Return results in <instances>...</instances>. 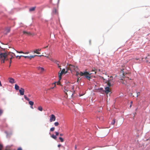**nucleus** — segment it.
<instances>
[{"label":"nucleus","mask_w":150,"mask_h":150,"mask_svg":"<svg viewBox=\"0 0 150 150\" xmlns=\"http://www.w3.org/2000/svg\"><path fill=\"white\" fill-rule=\"evenodd\" d=\"M13 55L16 56L14 53H12L10 52L8 53H0V60L2 63L4 62V60H8L9 59H10V63L11 64V59L12 58Z\"/></svg>","instance_id":"f257e3e1"},{"label":"nucleus","mask_w":150,"mask_h":150,"mask_svg":"<svg viewBox=\"0 0 150 150\" xmlns=\"http://www.w3.org/2000/svg\"><path fill=\"white\" fill-rule=\"evenodd\" d=\"M127 74V73H126L125 75L124 73H123L122 77H123V78H122L120 81V82L122 84L125 85H127V83H129L130 82V80H131V79H129L128 77L126 76Z\"/></svg>","instance_id":"f03ea898"},{"label":"nucleus","mask_w":150,"mask_h":150,"mask_svg":"<svg viewBox=\"0 0 150 150\" xmlns=\"http://www.w3.org/2000/svg\"><path fill=\"white\" fill-rule=\"evenodd\" d=\"M91 73H89L87 71H85L84 72L81 71L79 73V75L81 76H84L87 79L89 80H90L91 78Z\"/></svg>","instance_id":"7ed1b4c3"},{"label":"nucleus","mask_w":150,"mask_h":150,"mask_svg":"<svg viewBox=\"0 0 150 150\" xmlns=\"http://www.w3.org/2000/svg\"><path fill=\"white\" fill-rule=\"evenodd\" d=\"M67 68L69 70H70L71 71L74 70L75 71H77L78 70V68L77 67L71 64H69V67Z\"/></svg>","instance_id":"20e7f679"},{"label":"nucleus","mask_w":150,"mask_h":150,"mask_svg":"<svg viewBox=\"0 0 150 150\" xmlns=\"http://www.w3.org/2000/svg\"><path fill=\"white\" fill-rule=\"evenodd\" d=\"M112 77L111 76L110 78V79H108V80H106L105 81V82L107 83V85L109 86H112V85L111 84L112 82Z\"/></svg>","instance_id":"39448f33"},{"label":"nucleus","mask_w":150,"mask_h":150,"mask_svg":"<svg viewBox=\"0 0 150 150\" xmlns=\"http://www.w3.org/2000/svg\"><path fill=\"white\" fill-rule=\"evenodd\" d=\"M110 86H108V87H106L105 88V92L107 95V96L109 94L110 95V93H111V91L110 90V88H109Z\"/></svg>","instance_id":"423d86ee"},{"label":"nucleus","mask_w":150,"mask_h":150,"mask_svg":"<svg viewBox=\"0 0 150 150\" xmlns=\"http://www.w3.org/2000/svg\"><path fill=\"white\" fill-rule=\"evenodd\" d=\"M56 120V117L55 115L53 114H52L51 115L50 121V122H52V121H54Z\"/></svg>","instance_id":"0eeeda50"},{"label":"nucleus","mask_w":150,"mask_h":150,"mask_svg":"<svg viewBox=\"0 0 150 150\" xmlns=\"http://www.w3.org/2000/svg\"><path fill=\"white\" fill-rule=\"evenodd\" d=\"M24 92L25 90L23 88H21L19 89V93L20 95H24Z\"/></svg>","instance_id":"6e6552de"},{"label":"nucleus","mask_w":150,"mask_h":150,"mask_svg":"<svg viewBox=\"0 0 150 150\" xmlns=\"http://www.w3.org/2000/svg\"><path fill=\"white\" fill-rule=\"evenodd\" d=\"M10 28L9 27H6L5 28V31L6 34L8 33L10 31Z\"/></svg>","instance_id":"1a4fd4ad"},{"label":"nucleus","mask_w":150,"mask_h":150,"mask_svg":"<svg viewBox=\"0 0 150 150\" xmlns=\"http://www.w3.org/2000/svg\"><path fill=\"white\" fill-rule=\"evenodd\" d=\"M63 74V73L61 71L60 72H59L58 76H59V81H60L61 79L62 76Z\"/></svg>","instance_id":"9d476101"},{"label":"nucleus","mask_w":150,"mask_h":150,"mask_svg":"<svg viewBox=\"0 0 150 150\" xmlns=\"http://www.w3.org/2000/svg\"><path fill=\"white\" fill-rule=\"evenodd\" d=\"M35 8H36L35 6L31 7L29 9V11L30 12L34 11L35 10Z\"/></svg>","instance_id":"9b49d317"},{"label":"nucleus","mask_w":150,"mask_h":150,"mask_svg":"<svg viewBox=\"0 0 150 150\" xmlns=\"http://www.w3.org/2000/svg\"><path fill=\"white\" fill-rule=\"evenodd\" d=\"M63 91L67 95V92H68V91H69L67 89V86H65L64 87Z\"/></svg>","instance_id":"f8f14e48"},{"label":"nucleus","mask_w":150,"mask_h":150,"mask_svg":"<svg viewBox=\"0 0 150 150\" xmlns=\"http://www.w3.org/2000/svg\"><path fill=\"white\" fill-rule=\"evenodd\" d=\"M10 83H13L14 82V79L12 78H9L8 79Z\"/></svg>","instance_id":"ddd939ff"},{"label":"nucleus","mask_w":150,"mask_h":150,"mask_svg":"<svg viewBox=\"0 0 150 150\" xmlns=\"http://www.w3.org/2000/svg\"><path fill=\"white\" fill-rule=\"evenodd\" d=\"M69 69H68V68L67 69V70L66 71H65V69H62L61 71L63 74H66L67 72V71Z\"/></svg>","instance_id":"4468645a"},{"label":"nucleus","mask_w":150,"mask_h":150,"mask_svg":"<svg viewBox=\"0 0 150 150\" xmlns=\"http://www.w3.org/2000/svg\"><path fill=\"white\" fill-rule=\"evenodd\" d=\"M37 68L38 70H41V71H43L44 70V69L43 68L40 67H38Z\"/></svg>","instance_id":"2eb2a0df"},{"label":"nucleus","mask_w":150,"mask_h":150,"mask_svg":"<svg viewBox=\"0 0 150 150\" xmlns=\"http://www.w3.org/2000/svg\"><path fill=\"white\" fill-rule=\"evenodd\" d=\"M36 56H38L37 55H32L30 56H28V58L29 59H31L32 58H34Z\"/></svg>","instance_id":"dca6fc26"},{"label":"nucleus","mask_w":150,"mask_h":150,"mask_svg":"<svg viewBox=\"0 0 150 150\" xmlns=\"http://www.w3.org/2000/svg\"><path fill=\"white\" fill-rule=\"evenodd\" d=\"M23 33L24 34H26L27 35H31V34L30 32H27L25 31H23Z\"/></svg>","instance_id":"f3484780"},{"label":"nucleus","mask_w":150,"mask_h":150,"mask_svg":"<svg viewBox=\"0 0 150 150\" xmlns=\"http://www.w3.org/2000/svg\"><path fill=\"white\" fill-rule=\"evenodd\" d=\"M29 104L31 106H33L34 104V102L31 101H29Z\"/></svg>","instance_id":"a211bd4d"},{"label":"nucleus","mask_w":150,"mask_h":150,"mask_svg":"<svg viewBox=\"0 0 150 150\" xmlns=\"http://www.w3.org/2000/svg\"><path fill=\"white\" fill-rule=\"evenodd\" d=\"M38 109L39 110H40V111H42V108L41 106H39L38 108Z\"/></svg>","instance_id":"6ab92c4d"},{"label":"nucleus","mask_w":150,"mask_h":150,"mask_svg":"<svg viewBox=\"0 0 150 150\" xmlns=\"http://www.w3.org/2000/svg\"><path fill=\"white\" fill-rule=\"evenodd\" d=\"M54 63H56L57 65H59V62L55 59L54 60Z\"/></svg>","instance_id":"aec40b11"},{"label":"nucleus","mask_w":150,"mask_h":150,"mask_svg":"<svg viewBox=\"0 0 150 150\" xmlns=\"http://www.w3.org/2000/svg\"><path fill=\"white\" fill-rule=\"evenodd\" d=\"M51 137L52 138H53V139H56L57 138V137L56 136L54 135V134L52 135L51 136Z\"/></svg>","instance_id":"412c9836"},{"label":"nucleus","mask_w":150,"mask_h":150,"mask_svg":"<svg viewBox=\"0 0 150 150\" xmlns=\"http://www.w3.org/2000/svg\"><path fill=\"white\" fill-rule=\"evenodd\" d=\"M15 88L16 90H19V86L17 84H15Z\"/></svg>","instance_id":"4be33fe9"},{"label":"nucleus","mask_w":150,"mask_h":150,"mask_svg":"<svg viewBox=\"0 0 150 150\" xmlns=\"http://www.w3.org/2000/svg\"><path fill=\"white\" fill-rule=\"evenodd\" d=\"M34 52L35 53H36L37 54H40V52H38V51H37V50H35V51H34Z\"/></svg>","instance_id":"5701e85b"},{"label":"nucleus","mask_w":150,"mask_h":150,"mask_svg":"<svg viewBox=\"0 0 150 150\" xmlns=\"http://www.w3.org/2000/svg\"><path fill=\"white\" fill-rule=\"evenodd\" d=\"M54 125L55 126H57L59 125V123L58 122H56L54 123Z\"/></svg>","instance_id":"b1692460"},{"label":"nucleus","mask_w":150,"mask_h":150,"mask_svg":"<svg viewBox=\"0 0 150 150\" xmlns=\"http://www.w3.org/2000/svg\"><path fill=\"white\" fill-rule=\"evenodd\" d=\"M115 119H113L112 121V122L111 123V124L112 125H114L115 124Z\"/></svg>","instance_id":"393cba45"},{"label":"nucleus","mask_w":150,"mask_h":150,"mask_svg":"<svg viewBox=\"0 0 150 150\" xmlns=\"http://www.w3.org/2000/svg\"><path fill=\"white\" fill-rule=\"evenodd\" d=\"M25 98L27 100L29 101V99L25 96L24 95V96Z\"/></svg>","instance_id":"a878e982"},{"label":"nucleus","mask_w":150,"mask_h":150,"mask_svg":"<svg viewBox=\"0 0 150 150\" xmlns=\"http://www.w3.org/2000/svg\"><path fill=\"white\" fill-rule=\"evenodd\" d=\"M59 139L61 142H64V139L62 137H59Z\"/></svg>","instance_id":"bb28decb"},{"label":"nucleus","mask_w":150,"mask_h":150,"mask_svg":"<svg viewBox=\"0 0 150 150\" xmlns=\"http://www.w3.org/2000/svg\"><path fill=\"white\" fill-rule=\"evenodd\" d=\"M55 129V128L54 127H52L50 128V131L52 132Z\"/></svg>","instance_id":"cd10ccee"},{"label":"nucleus","mask_w":150,"mask_h":150,"mask_svg":"<svg viewBox=\"0 0 150 150\" xmlns=\"http://www.w3.org/2000/svg\"><path fill=\"white\" fill-rule=\"evenodd\" d=\"M21 57H24L25 58H28V56H22V55H21V56H19V59Z\"/></svg>","instance_id":"c85d7f7f"},{"label":"nucleus","mask_w":150,"mask_h":150,"mask_svg":"<svg viewBox=\"0 0 150 150\" xmlns=\"http://www.w3.org/2000/svg\"><path fill=\"white\" fill-rule=\"evenodd\" d=\"M55 134H56V135L55 136H58L59 135V132H55Z\"/></svg>","instance_id":"c756f323"},{"label":"nucleus","mask_w":150,"mask_h":150,"mask_svg":"<svg viewBox=\"0 0 150 150\" xmlns=\"http://www.w3.org/2000/svg\"><path fill=\"white\" fill-rule=\"evenodd\" d=\"M76 71V76H78V75L79 74V72L77 71Z\"/></svg>","instance_id":"7c9ffc66"},{"label":"nucleus","mask_w":150,"mask_h":150,"mask_svg":"<svg viewBox=\"0 0 150 150\" xmlns=\"http://www.w3.org/2000/svg\"><path fill=\"white\" fill-rule=\"evenodd\" d=\"M60 81H59L57 82V84L58 85H60Z\"/></svg>","instance_id":"2f4dec72"},{"label":"nucleus","mask_w":150,"mask_h":150,"mask_svg":"<svg viewBox=\"0 0 150 150\" xmlns=\"http://www.w3.org/2000/svg\"><path fill=\"white\" fill-rule=\"evenodd\" d=\"M81 79L79 77H78L77 78V82H78L79 80H80Z\"/></svg>","instance_id":"473e14b6"},{"label":"nucleus","mask_w":150,"mask_h":150,"mask_svg":"<svg viewBox=\"0 0 150 150\" xmlns=\"http://www.w3.org/2000/svg\"><path fill=\"white\" fill-rule=\"evenodd\" d=\"M49 59L51 60V61L54 62V59H53L52 58H50Z\"/></svg>","instance_id":"72a5a7b5"},{"label":"nucleus","mask_w":150,"mask_h":150,"mask_svg":"<svg viewBox=\"0 0 150 150\" xmlns=\"http://www.w3.org/2000/svg\"><path fill=\"white\" fill-rule=\"evenodd\" d=\"M2 147V146L0 144V150H1Z\"/></svg>","instance_id":"f704fd0d"},{"label":"nucleus","mask_w":150,"mask_h":150,"mask_svg":"<svg viewBox=\"0 0 150 150\" xmlns=\"http://www.w3.org/2000/svg\"><path fill=\"white\" fill-rule=\"evenodd\" d=\"M58 67L61 70L62 69L61 68V66H59V65H58Z\"/></svg>","instance_id":"c9c22d12"},{"label":"nucleus","mask_w":150,"mask_h":150,"mask_svg":"<svg viewBox=\"0 0 150 150\" xmlns=\"http://www.w3.org/2000/svg\"><path fill=\"white\" fill-rule=\"evenodd\" d=\"M2 111L1 110H0V115L2 114Z\"/></svg>","instance_id":"e433bc0d"},{"label":"nucleus","mask_w":150,"mask_h":150,"mask_svg":"<svg viewBox=\"0 0 150 150\" xmlns=\"http://www.w3.org/2000/svg\"><path fill=\"white\" fill-rule=\"evenodd\" d=\"M56 83V82H55L54 83H53L52 84H54V87L56 86V84H55Z\"/></svg>","instance_id":"4c0bfd02"},{"label":"nucleus","mask_w":150,"mask_h":150,"mask_svg":"<svg viewBox=\"0 0 150 150\" xmlns=\"http://www.w3.org/2000/svg\"><path fill=\"white\" fill-rule=\"evenodd\" d=\"M37 55L38 56H39V57H41L42 56H44V55Z\"/></svg>","instance_id":"58836bf2"},{"label":"nucleus","mask_w":150,"mask_h":150,"mask_svg":"<svg viewBox=\"0 0 150 150\" xmlns=\"http://www.w3.org/2000/svg\"><path fill=\"white\" fill-rule=\"evenodd\" d=\"M139 94V92H138L137 93V97H138V96Z\"/></svg>","instance_id":"ea45409f"},{"label":"nucleus","mask_w":150,"mask_h":150,"mask_svg":"<svg viewBox=\"0 0 150 150\" xmlns=\"http://www.w3.org/2000/svg\"><path fill=\"white\" fill-rule=\"evenodd\" d=\"M63 134H62L61 133V134H60V136H63Z\"/></svg>","instance_id":"a19ab883"},{"label":"nucleus","mask_w":150,"mask_h":150,"mask_svg":"<svg viewBox=\"0 0 150 150\" xmlns=\"http://www.w3.org/2000/svg\"><path fill=\"white\" fill-rule=\"evenodd\" d=\"M61 146V144H59L58 145V147H59Z\"/></svg>","instance_id":"79ce46f5"},{"label":"nucleus","mask_w":150,"mask_h":150,"mask_svg":"<svg viewBox=\"0 0 150 150\" xmlns=\"http://www.w3.org/2000/svg\"><path fill=\"white\" fill-rule=\"evenodd\" d=\"M48 47V46H46L45 47H44L43 48H47Z\"/></svg>","instance_id":"37998d69"},{"label":"nucleus","mask_w":150,"mask_h":150,"mask_svg":"<svg viewBox=\"0 0 150 150\" xmlns=\"http://www.w3.org/2000/svg\"><path fill=\"white\" fill-rule=\"evenodd\" d=\"M37 50V51H40L41 50V49H38Z\"/></svg>","instance_id":"c03bdc74"},{"label":"nucleus","mask_w":150,"mask_h":150,"mask_svg":"<svg viewBox=\"0 0 150 150\" xmlns=\"http://www.w3.org/2000/svg\"><path fill=\"white\" fill-rule=\"evenodd\" d=\"M54 88V87H51V88L50 89H53Z\"/></svg>","instance_id":"a18cd8bd"},{"label":"nucleus","mask_w":150,"mask_h":150,"mask_svg":"<svg viewBox=\"0 0 150 150\" xmlns=\"http://www.w3.org/2000/svg\"><path fill=\"white\" fill-rule=\"evenodd\" d=\"M23 53L22 51H20V52L19 51V53Z\"/></svg>","instance_id":"49530a36"},{"label":"nucleus","mask_w":150,"mask_h":150,"mask_svg":"<svg viewBox=\"0 0 150 150\" xmlns=\"http://www.w3.org/2000/svg\"><path fill=\"white\" fill-rule=\"evenodd\" d=\"M76 148H77L76 146V145H75V149H76Z\"/></svg>","instance_id":"de8ad7c7"},{"label":"nucleus","mask_w":150,"mask_h":150,"mask_svg":"<svg viewBox=\"0 0 150 150\" xmlns=\"http://www.w3.org/2000/svg\"><path fill=\"white\" fill-rule=\"evenodd\" d=\"M19 150H22V149L21 148L19 147Z\"/></svg>","instance_id":"09e8293b"},{"label":"nucleus","mask_w":150,"mask_h":150,"mask_svg":"<svg viewBox=\"0 0 150 150\" xmlns=\"http://www.w3.org/2000/svg\"><path fill=\"white\" fill-rule=\"evenodd\" d=\"M45 57H47V58H49V57H48V56H45Z\"/></svg>","instance_id":"8fccbe9b"},{"label":"nucleus","mask_w":150,"mask_h":150,"mask_svg":"<svg viewBox=\"0 0 150 150\" xmlns=\"http://www.w3.org/2000/svg\"><path fill=\"white\" fill-rule=\"evenodd\" d=\"M130 103H131V104H132V101H131V102H130Z\"/></svg>","instance_id":"3c124183"},{"label":"nucleus","mask_w":150,"mask_h":150,"mask_svg":"<svg viewBox=\"0 0 150 150\" xmlns=\"http://www.w3.org/2000/svg\"><path fill=\"white\" fill-rule=\"evenodd\" d=\"M31 108H32V109H33V107L32 106L31 107Z\"/></svg>","instance_id":"603ef678"},{"label":"nucleus","mask_w":150,"mask_h":150,"mask_svg":"<svg viewBox=\"0 0 150 150\" xmlns=\"http://www.w3.org/2000/svg\"><path fill=\"white\" fill-rule=\"evenodd\" d=\"M132 106V105L131 104L130 105V107L131 108Z\"/></svg>","instance_id":"864d4df0"},{"label":"nucleus","mask_w":150,"mask_h":150,"mask_svg":"<svg viewBox=\"0 0 150 150\" xmlns=\"http://www.w3.org/2000/svg\"><path fill=\"white\" fill-rule=\"evenodd\" d=\"M17 150H19V148H18V149H17Z\"/></svg>","instance_id":"5fc2aeb1"},{"label":"nucleus","mask_w":150,"mask_h":150,"mask_svg":"<svg viewBox=\"0 0 150 150\" xmlns=\"http://www.w3.org/2000/svg\"><path fill=\"white\" fill-rule=\"evenodd\" d=\"M28 52H27H27H26V53H25V54H28Z\"/></svg>","instance_id":"6e6d98bb"},{"label":"nucleus","mask_w":150,"mask_h":150,"mask_svg":"<svg viewBox=\"0 0 150 150\" xmlns=\"http://www.w3.org/2000/svg\"><path fill=\"white\" fill-rule=\"evenodd\" d=\"M136 59V60H138V59Z\"/></svg>","instance_id":"4d7b16f0"},{"label":"nucleus","mask_w":150,"mask_h":150,"mask_svg":"<svg viewBox=\"0 0 150 150\" xmlns=\"http://www.w3.org/2000/svg\"><path fill=\"white\" fill-rule=\"evenodd\" d=\"M18 56H17L16 57H17Z\"/></svg>","instance_id":"13d9d810"},{"label":"nucleus","mask_w":150,"mask_h":150,"mask_svg":"<svg viewBox=\"0 0 150 150\" xmlns=\"http://www.w3.org/2000/svg\"><path fill=\"white\" fill-rule=\"evenodd\" d=\"M6 150H10L6 149Z\"/></svg>","instance_id":"bf43d9fd"},{"label":"nucleus","mask_w":150,"mask_h":150,"mask_svg":"<svg viewBox=\"0 0 150 150\" xmlns=\"http://www.w3.org/2000/svg\"><path fill=\"white\" fill-rule=\"evenodd\" d=\"M95 73L96 74V72H95Z\"/></svg>","instance_id":"052dcab7"}]
</instances>
